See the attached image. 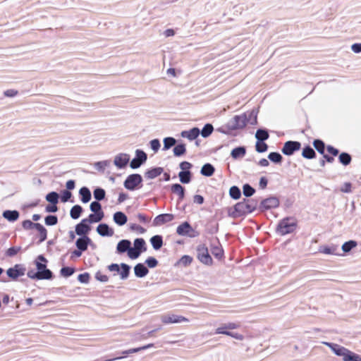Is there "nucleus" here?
<instances>
[{"label":"nucleus","mask_w":361,"mask_h":361,"mask_svg":"<svg viewBox=\"0 0 361 361\" xmlns=\"http://www.w3.org/2000/svg\"><path fill=\"white\" fill-rule=\"evenodd\" d=\"M279 200L276 197H269L261 202L259 209L260 211L264 212L265 210L276 208L279 206Z\"/></svg>","instance_id":"nucleus-12"},{"label":"nucleus","mask_w":361,"mask_h":361,"mask_svg":"<svg viewBox=\"0 0 361 361\" xmlns=\"http://www.w3.org/2000/svg\"><path fill=\"white\" fill-rule=\"evenodd\" d=\"M84 219L75 226V233L79 236L87 235L91 231V226Z\"/></svg>","instance_id":"nucleus-18"},{"label":"nucleus","mask_w":361,"mask_h":361,"mask_svg":"<svg viewBox=\"0 0 361 361\" xmlns=\"http://www.w3.org/2000/svg\"><path fill=\"white\" fill-rule=\"evenodd\" d=\"M35 229L39 233V243H42L47 238V229L42 224H40L39 223L36 226Z\"/></svg>","instance_id":"nucleus-40"},{"label":"nucleus","mask_w":361,"mask_h":361,"mask_svg":"<svg viewBox=\"0 0 361 361\" xmlns=\"http://www.w3.org/2000/svg\"><path fill=\"white\" fill-rule=\"evenodd\" d=\"M2 216L10 222H14L19 218L20 214L17 210H5Z\"/></svg>","instance_id":"nucleus-27"},{"label":"nucleus","mask_w":361,"mask_h":361,"mask_svg":"<svg viewBox=\"0 0 361 361\" xmlns=\"http://www.w3.org/2000/svg\"><path fill=\"white\" fill-rule=\"evenodd\" d=\"M338 159L342 164L347 166L350 164L352 158L348 153L342 152L339 154Z\"/></svg>","instance_id":"nucleus-46"},{"label":"nucleus","mask_w":361,"mask_h":361,"mask_svg":"<svg viewBox=\"0 0 361 361\" xmlns=\"http://www.w3.org/2000/svg\"><path fill=\"white\" fill-rule=\"evenodd\" d=\"M338 250V246L331 245L330 246H319V252L326 255H338L336 251Z\"/></svg>","instance_id":"nucleus-30"},{"label":"nucleus","mask_w":361,"mask_h":361,"mask_svg":"<svg viewBox=\"0 0 361 361\" xmlns=\"http://www.w3.org/2000/svg\"><path fill=\"white\" fill-rule=\"evenodd\" d=\"M245 153L246 149L245 147H238L231 151V155L233 159H238L243 157Z\"/></svg>","instance_id":"nucleus-37"},{"label":"nucleus","mask_w":361,"mask_h":361,"mask_svg":"<svg viewBox=\"0 0 361 361\" xmlns=\"http://www.w3.org/2000/svg\"><path fill=\"white\" fill-rule=\"evenodd\" d=\"M192 228L188 221H185L177 227L176 233L180 235H188Z\"/></svg>","instance_id":"nucleus-26"},{"label":"nucleus","mask_w":361,"mask_h":361,"mask_svg":"<svg viewBox=\"0 0 361 361\" xmlns=\"http://www.w3.org/2000/svg\"><path fill=\"white\" fill-rule=\"evenodd\" d=\"M357 246V242L355 240H349L344 243L342 245V250L344 252H350L353 248Z\"/></svg>","instance_id":"nucleus-50"},{"label":"nucleus","mask_w":361,"mask_h":361,"mask_svg":"<svg viewBox=\"0 0 361 361\" xmlns=\"http://www.w3.org/2000/svg\"><path fill=\"white\" fill-rule=\"evenodd\" d=\"M200 130L198 128L195 127L190 130H183L181 132L180 135L183 137L188 138L189 140H195L200 135Z\"/></svg>","instance_id":"nucleus-20"},{"label":"nucleus","mask_w":361,"mask_h":361,"mask_svg":"<svg viewBox=\"0 0 361 361\" xmlns=\"http://www.w3.org/2000/svg\"><path fill=\"white\" fill-rule=\"evenodd\" d=\"M127 253H128V256L132 259L138 258L140 257V255H141L140 251L135 250L134 247H132L131 246H130V248H129Z\"/></svg>","instance_id":"nucleus-55"},{"label":"nucleus","mask_w":361,"mask_h":361,"mask_svg":"<svg viewBox=\"0 0 361 361\" xmlns=\"http://www.w3.org/2000/svg\"><path fill=\"white\" fill-rule=\"evenodd\" d=\"M147 159V154L142 149L135 150V157L130 162V167L132 169L140 168Z\"/></svg>","instance_id":"nucleus-10"},{"label":"nucleus","mask_w":361,"mask_h":361,"mask_svg":"<svg viewBox=\"0 0 361 361\" xmlns=\"http://www.w3.org/2000/svg\"><path fill=\"white\" fill-rule=\"evenodd\" d=\"M313 146L319 154H324L326 147L324 142L322 140H314L313 142Z\"/></svg>","instance_id":"nucleus-44"},{"label":"nucleus","mask_w":361,"mask_h":361,"mask_svg":"<svg viewBox=\"0 0 361 361\" xmlns=\"http://www.w3.org/2000/svg\"><path fill=\"white\" fill-rule=\"evenodd\" d=\"M113 220L117 225L121 226L127 223L128 217L123 212H116L114 214Z\"/></svg>","instance_id":"nucleus-22"},{"label":"nucleus","mask_w":361,"mask_h":361,"mask_svg":"<svg viewBox=\"0 0 361 361\" xmlns=\"http://www.w3.org/2000/svg\"><path fill=\"white\" fill-rule=\"evenodd\" d=\"M180 181L183 184H188L191 181V171H180L178 173Z\"/></svg>","instance_id":"nucleus-35"},{"label":"nucleus","mask_w":361,"mask_h":361,"mask_svg":"<svg viewBox=\"0 0 361 361\" xmlns=\"http://www.w3.org/2000/svg\"><path fill=\"white\" fill-rule=\"evenodd\" d=\"M97 232L103 237H111L114 235V231L113 228H110L106 224L102 223L97 227Z\"/></svg>","instance_id":"nucleus-19"},{"label":"nucleus","mask_w":361,"mask_h":361,"mask_svg":"<svg viewBox=\"0 0 361 361\" xmlns=\"http://www.w3.org/2000/svg\"><path fill=\"white\" fill-rule=\"evenodd\" d=\"M164 171L161 167L152 168L145 173V177L147 179H153L160 176Z\"/></svg>","instance_id":"nucleus-24"},{"label":"nucleus","mask_w":361,"mask_h":361,"mask_svg":"<svg viewBox=\"0 0 361 361\" xmlns=\"http://www.w3.org/2000/svg\"><path fill=\"white\" fill-rule=\"evenodd\" d=\"M94 198L96 201H102L105 198L106 192L102 188H97L93 191Z\"/></svg>","instance_id":"nucleus-41"},{"label":"nucleus","mask_w":361,"mask_h":361,"mask_svg":"<svg viewBox=\"0 0 361 361\" xmlns=\"http://www.w3.org/2000/svg\"><path fill=\"white\" fill-rule=\"evenodd\" d=\"M197 257L203 264L206 265L212 264L213 260L210 256L208 248L204 244H200L196 249Z\"/></svg>","instance_id":"nucleus-8"},{"label":"nucleus","mask_w":361,"mask_h":361,"mask_svg":"<svg viewBox=\"0 0 361 361\" xmlns=\"http://www.w3.org/2000/svg\"><path fill=\"white\" fill-rule=\"evenodd\" d=\"M20 249V247H11L7 250L6 255L8 257H13L18 254Z\"/></svg>","instance_id":"nucleus-63"},{"label":"nucleus","mask_w":361,"mask_h":361,"mask_svg":"<svg viewBox=\"0 0 361 361\" xmlns=\"http://www.w3.org/2000/svg\"><path fill=\"white\" fill-rule=\"evenodd\" d=\"M47 226H54L58 223V217L56 215H48L44 219Z\"/></svg>","instance_id":"nucleus-52"},{"label":"nucleus","mask_w":361,"mask_h":361,"mask_svg":"<svg viewBox=\"0 0 361 361\" xmlns=\"http://www.w3.org/2000/svg\"><path fill=\"white\" fill-rule=\"evenodd\" d=\"M134 248L140 251V252H145L147 250L146 243L143 238H136L133 243Z\"/></svg>","instance_id":"nucleus-32"},{"label":"nucleus","mask_w":361,"mask_h":361,"mask_svg":"<svg viewBox=\"0 0 361 361\" xmlns=\"http://www.w3.org/2000/svg\"><path fill=\"white\" fill-rule=\"evenodd\" d=\"M301 147V144L298 141L289 140L284 143L281 152L286 156H291Z\"/></svg>","instance_id":"nucleus-11"},{"label":"nucleus","mask_w":361,"mask_h":361,"mask_svg":"<svg viewBox=\"0 0 361 361\" xmlns=\"http://www.w3.org/2000/svg\"><path fill=\"white\" fill-rule=\"evenodd\" d=\"M46 200L52 204H57L59 195L56 192L52 191L46 195Z\"/></svg>","instance_id":"nucleus-42"},{"label":"nucleus","mask_w":361,"mask_h":361,"mask_svg":"<svg viewBox=\"0 0 361 361\" xmlns=\"http://www.w3.org/2000/svg\"><path fill=\"white\" fill-rule=\"evenodd\" d=\"M107 268L110 271L117 272L120 275V278L122 280L127 279L130 271V267L126 263H121L120 265L113 263L109 265Z\"/></svg>","instance_id":"nucleus-7"},{"label":"nucleus","mask_w":361,"mask_h":361,"mask_svg":"<svg viewBox=\"0 0 361 361\" xmlns=\"http://www.w3.org/2000/svg\"><path fill=\"white\" fill-rule=\"evenodd\" d=\"M173 152L174 156H176V157L183 156L186 152L185 145L183 143L176 145L173 147Z\"/></svg>","instance_id":"nucleus-39"},{"label":"nucleus","mask_w":361,"mask_h":361,"mask_svg":"<svg viewBox=\"0 0 361 361\" xmlns=\"http://www.w3.org/2000/svg\"><path fill=\"white\" fill-rule=\"evenodd\" d=\"M153 346H154L153 343H149V344L143 345L142 347L130 348V349L128 350V353H129V354H132V353H138V352H140L141 350L150 348H152Z\"/></svg>","instance_id":"nucleus-57"},{"label":"nucleus","mask_w":361,"mask_h":361,"mask_svg":"<svg viewBox=\"0 0 361 361\" xmlns=\"http://www.w3.org/2000/svg\"><path fill=\"white\" fill-rule=\"evenodd\" d=\"M26 269L23 264H16L6 270L7 276L13 281H16L19 277L25 274Z\"/></svg>","instance_id":"nucleus-9"},{"label":"nucleus","mask_w":361,"mask_h":361,"mask_svg":"<svg viewBox=\"0 0 361 361\" xmlns=\"http://www.w3.org/2000/svg\"><path fill=\"white\" fill-rule=\"evenodd\" d=\"M302 156L305 159H312L316 157V153L313 148L307 145L302 149Z\"/></svg>","instance_id":"nucleus-34"},{"label":"nucleus","mask_w":361,"mask_h":361,"mask_svg":"<svg viewBox=\"0 0 361 361\" xmlns=\"http://www.w3.org/2000/svg\"><path fill=\"white\" fill-rule=\"evenodd\" d=\"M337 355L343 357V361H361V355L350 351L348 348L336 343L322 342Z\"/></svg>","instance_id":"nucleus-3"},{"label":"nucleus","mask_w":361,"mask_h":361,"mask_svg":"<svg viewBox=\"0 0 361 361\" xmlns=\"http://www.w3.org/2000/svg\"><path fill=\"white\" fill-rule=\"evenodd\" d=\"M269 133L266 129L259 128L257 130L255 134L256 139L257 140V141L260 142L267 140L269 138Z\"/></svg>","instance_id":"nucleus-36"},{"label":"nucleus","mask_w":361,"mask_h":361,"mask_svg":"<svg viewBox=\"0 0 361 361\" xmlns=\"http://www.w3.org/2000/svg\"><path fill=\"white\" fill-rule=\"evenodd\" d=\"M257 207V200L244 198L243 201L234 205L233 211H228V215L232 218L236 219L252 213L256 209Z\"/></svg>","instance_id":"nucleus-2"},{"label":"nucleus","mask_w":361,"mask_h":361,"mask_svg":"<svg viewBox=\"0 0 361 361\" xmlns=\"http://www.w3.org/2000/svg\"><path fill=\"white\" fill-rule=\"evenodd\" d=\"M192 262V258L189 255H183L180 259L178 263L184 267L190 265Z\"/></svg>","instance_id":"nucleus-56"},{"label":"nucleus","mask_w":361,"mask_h":361,"mask_svg":"<svg viewBox=\"0 0 361 361\" xmlns=\"http://www.w3.org/2000/svg\"><path fill=\"white\" fill-rule=\"evenodd\" d=\"M214 127L211 123H207L204 126L202 130H200L201 135L206 138L208 137L213 132Z\"/></svg>","instance_id":"nucleus-43"},{"label":"nucleus","mask_w":361,"mask_h":361,"mask_svg":"<svg viewBox=\"0 0 361 361\" xmlns=\"http://www.w3.org/2000/svg\"><path fill=\"white\" fill-rule=\"evenodd\" d=\"M75 269L69 267H64L61 269L60 273L63 277H69L73 274Z\"/></svg>","instance_id":"nucleus-53"},{"label":"nucleus","mask_w":361,"mask_h":361,"mask_svg":"<svg viewBox=\"0 0 361 361\" xmlns=\"http://www.w3.org/2000/svg\"><path fill=\"white\" fill-rule=\"evenodd\" d=\"M229 195L233 200H238L241 196V191L238 186L233 185L230 188Z\"/></svg>","instance_id":"nucleus-45"},{"label":"nucleus","mask_w":361,"mask_h":361,"mask_svg":"<svg viewBox=\"0 0 361 361\" xmlns=\"http://www.w3.org/2000/svg\"><path fill=\"white\" fill-rule=\"evenodd\" d=\"M247 123L255 125L257 123V114L254 111L245 113L242 115H236L228 121L226 125L228 130H237L243 128Z\"/></svg>","instance_id":"nucleus-1"},{"label":"nucleus","mask_w":361,"mask_h":361,"mask_svg":"<svg viewBox=\"0 0 361 361\" xmlns=\"http://www.w3.org/2000/svg\"><path fill=\"white\" fill-rule=\"evenodd\" d=\"M149 144H150V147L151 149L154 152H157L160 147H161V144H160V142L158 139H154V140H152L150 142H149Z\"/></svg>","instance_id":"nucleus-62"},{"label":"nucleus","mask_w":361,"mask_h":361,"mask_svg":"<svg viewBox=\"0 0 361 361\" xmlns=\"http://www.w3.org/2000/svg\"><path fill=\"white\" fill-rule=\"evenodd\" d=\"M135 275L138 278H143L147 275L149 270L142 263H138L134 267Z\"/></svg>","instance_id":"nucleus-21"},{"label":"nucleus","mask_w":361,"mask_h":361,"mask_svg":"<svg viewBox=\"0 0 361 361\" xmlns=\"http://www.w3.org/2000/svg\"><path fill=\"white\" fill-rule=\"evenodd\" d=\"M131 242L129 240L123 239L120 240L116 246V252L119 254L128 252L129 248H130Z\"/></svg>","instance_id":"nucleus-23"},{"label":"nucleus","mask_w":361,"mask_h":361,"mask_svg":"<svg viewBox=\"0 0 361 361\" xmlns=\"http://www.w3.org/2000/svg\"><path fill=\"white\" fill-rule=\"evenodd\" d=\"M145 263L147 264V267L149 268H154L158 264L157 259L154 257H149L146 260Z\"/></svg>","instance_id":"nucleus-61"},{"label":"nucleus","mask_w":361,"mask_h":361,"mask_svg":"<svg viewBox=\"0 0 361 361\" xmlns=\"http://www.w3.org/2000/svg\"><path fill=\"white\" fill-rule=\"evenodd\" d=\"M130 161V155L126 153H120L114 157V164L118 169L125 168Z\"/></svg>","instance_id":"nucleus-15"},{"label":"nucleus","mask_w":361,"mask_h":361,"mask_svg":"<svg viewBox=\"0 0 361 361\" xmlns=\"http://www.w3.org/2000/svg\"><path fill=\"white\" fill-rule=\"evenodd\" d=\"M255 190L250 184L246 183L243 186V193L246 197H250L254 195Z\"/></svg>","instance_id":"nucleus-49"},{"label":"nucleus","mask_w":361,"mask_h":361,"mask_svg":"<svg viewBox=\"0 0 361 361\" xmlns=\"http://www.w3.org/2000/svg\"><path fill=\"white\" fill-rule=\"evenodd\" d=\"M172 192L178 195V202L182 201L185 197V188L179 183L173 184L171 186Z\"/></svg>","instance_id":"nucleus-25"},{"label":"nucleus","mask_w":361,"mask_h":361,"mask_svg":"<svg viewBox=\"0 0 361 361\" xmlns=\"http://www.w3.org/2000/svg\"><path fill=\"white\" fill-rule=\"evenodd\" d=\"M150 243L153 248L156 250H158L163 245V238L160 235H154L150 238Z\"/></svg>","instance_id":"nucleus-31"},{"label":"nucleus","mask_w":361,"mask_h":361,"mask_svg":"<svg viewBox=\"0 0 361 361\" xmlns=\"http://www.w3.org/2000/svg\"><path fill=\"white\" fill-rule=\"evenodd\" d=\"M38 223H33L30 220H25L22 223V226L25 230H30L36 228Z\"/></svg>","instance_id":"nucleus-58"},{"label":"nucleus","mask_w":361,"mask_h":361,"mask_svg":"<svg viewBox=\"0 0 361 361\" xmlns=\"http://www.w3.org/2000/svg\"><path fill=\"white\" fill-rule=\"evenodd\" d=\"M142 177L140 174L133 173L127 176L123 185L128 190H135L142 187Z\"/></svg>","instance_id":"nucleus-6"},{"label":"nucleus","mask_w":361,"mask_h":361,"mask_svg":"<svg viewBox=\"0 0 361 361\" xmlns=\"http://www.w3.org/2000/svg\"><path fill=\"white\" fill-rule=\"evenodd\" d=\"M47 259L44 255H39L35 261L37 273L42 280H51L54 278L52 271L47 269Z\"/></svg>","instance_id":"nucleus-4"},{"label":"nucleus","mask_w":361,"mask_h":361,"mask_svg":"<svg viewBox=\"0 0 361 361\" xmlns=\"http://www.w3.org/2000/svg\"><path fill=\"white\" fill-rule=\"evenodd\" d=\"M82 212V207L79 204H75L71 209L70 216L73 219H78L80 216Z\"/></svg>","instance_id":"nucleus-33"},{"label":"nucleus","mask_w":361,"mask_h":361,"mask_svg":"<svg viewBox=\"0 0 361 361\" xmlns=\"http://www.w3.org/2000/svg\"><path fill=\"white\" fill-rule=\"evenodd\" d=\"M256 151L259 153L265 152L268 149V145L264 142V141H257L255 145Z\"/></svg>","instance_id":"nucleus-54"},{"label":"nucleus","mask_w":361,"mask_h":361,"mask_svg":"<svg viewBox=\"0 0 361 361\" xmlns=\"http://www.w3.org/2000/svg\"><path fill=\"white\" fill-rule=\"evenodd\" d=\"M80 200L83 203H87L91 200L92 195L90 189L85 186L82 187L79 190Z\"/></svg>","instance_id":"nucleus-28"},{"label":"nucleus","mask_w":361,"mask_h":361,"mask_svg":"<svg viewBox=\"0 0 361 361\" xmlns=\"http://www.w3.org/2000/svg\"><path fill=\"white\" fill-rule=\"evenodd\" d=\"M90 209L92 212L102 211V204L99 203V201L92 202L90 205Z\"/></svg>","instance_id":"nucleus-60"},{"label":"nucleus","mask_w":361,"mask_h":361,"mask_svg":"<svg viewBox=\"0 0 361 361\" xmlns=\"http://www.w3.org/2000/svg\"><path fill=\"white\" fill-rule=\"evenodd\" d=\"M78 280L82 283H87L90 280V274L87 272L78 276Z\"/></svg>","instance_id":"nucleus-64"},{"label":"nucleus","mask_w":361,"mask_h":361,"mask_svg":"<svg viewBox=\"0 0 361 361\" xmlns=\"http://www.w3.org/2000/svg\"><path fill=\"white\" fill-rule=\"evenodd\" d=\"M161 320L165 324L188 322V319L187 318L176 314L162 315L161 317Z\"/></svg>","instance_id":"nucleus-13"},{"label":"nucleus","mask_w":361,"mask_h":361,"mask_svg":"<svg viewBox=\"0 0 361 361\" xmlns=\"http://www.w3.org/2000/svg\"><path fill=\"white\" fill-rule=\"evenodd\" d=\"M89 245H93V242L87 235L80 236L75 241V246L78 249L86 251Z\"/></svg>","instance_id":"nucleus-16"},{"label":"nucleus","mask_w":361,"mask_h":361,"mask_svg":"<svg viewBox=\"0 0 361 361\" xmlns=\"http://www.w3.org/2000/svg\"><path fill=\"white\" fill-rule=\"evenodd\" d=\"M297 227V221L292 217H286L281 219L277 226L276 232L281 235L292 233Z\"/></svg>","instance_id":"nucleus-5"},{"label":"nucleus","mask_w":361,"mask_h":361,"mask_svg":"<svg viewBox=\"0 0 361 361\" xmlns=\"http://www.w3.org/2000/svg\"><path fill=\"white\" fill-rule=\"evenodd\" d=\"M174 219V215L172 214H161L157 216L152 222L153 226H160L166 223L170 222Z\"/></svg>","instance_id":"nucleus-14"},{"label":"nucleus","mask_w":361,"mask_h":361,"mask_svg":"<svg viewBox=\"0 0 361 361\" xmlns=\"http://www.w3.org/2000/svg\"><path fill=\"white\" fill-rule=\"evenodd\" d=\"M212 253L216 258L219 259H221L224 256V250L219 245L212 246Z\"/></svg>","instance_id":"nucleus-51"},{"label":"nucleus","mask_w":361,"mask_h":361,"mask_svg":"<svg viewBox=\"0 0 361 361\" xmlns=\"http://www.w3.org/2000/svg\"><path fill=\"white\" fill-rule=\"evenodd\" d=\"M268 159L274 164H280L283 161L281 154L276 152H270L268 155Z\"/></svg>","instance_id":"nucleus-38"},{"label":"nucleus","mask_w":361,"mask_h":361,"mask_svg":"<svg viewBox=\"0 0 361 361\" xmlns=\"http://www.w3.org/2000/svg\"><path fill=\"white\" fill-rule=\"evenodd\" d=\"M215 171L214 166L209 163L204 164L201 169L200 173L202 176L210 177Z\"/></svg>","instance_id":"nucleus-29"},{"label":"nucleus","mask_w":361,"mask_h":361,"mask_svg":"<svg viewBox=\"0 0 361 361\" xmlns=\"http://www.w3.org/2000/svg\"><path fill=\"white\" fill-rule=\"evenodd\" d=\"M156 331H157V329L152 330V331H149L148 333H147L145 334H141L138 333L135 336H136L135 339H137V340L147 339L148 337L153 336L154 334Z\"/></svg>","instance_id":"nucleus-59"},{"label":"nucleus","mask_w":361,"mask_h":361,"mask_svg":"<svg viewBox=\"0 0 361 361\" xmlns=\"http://www.w3.org/2000/svg\"><path fill=\"white\" fill-rule=\"evenodd\" d=\"M110 164H111L110 160H104V161L95 162L94 166V168L97 171L104 172L105 168L108 167L110 165Z\"/></svg>","instance_id":"nucleus-48"},{"label":"nucleus","mask_w":361,"mask_h":361,"mask_svg":"<svg viewBox=\"0 0 361 361\" xmlns=\"http://www.w3.org/2000/svg\"><path fill=\"white\" fill-rule=\"evenodd\" d=\"M240 327L239 323L235 322H228L226 324H222L219 327L216 329L215 334H224L225 333H231L229 330H233L238 329Z\"/></svg>","instance_id":"nucleus-17"},{"label":"nucleus","mask_w":361,"mask_h":361,"mask_svg":"<svg viewBox=\"0 0 361 361\" xmlns=\"http://www.w3.org/2000/svg\"><path fill=\"white\" fill-rule=\"evenodd\" d=\"M176 143V140L172 137H167L164 139L163 150H167L174 146Z\"/></svg>","instance_id":"nucleus-47"}]
</instances>
